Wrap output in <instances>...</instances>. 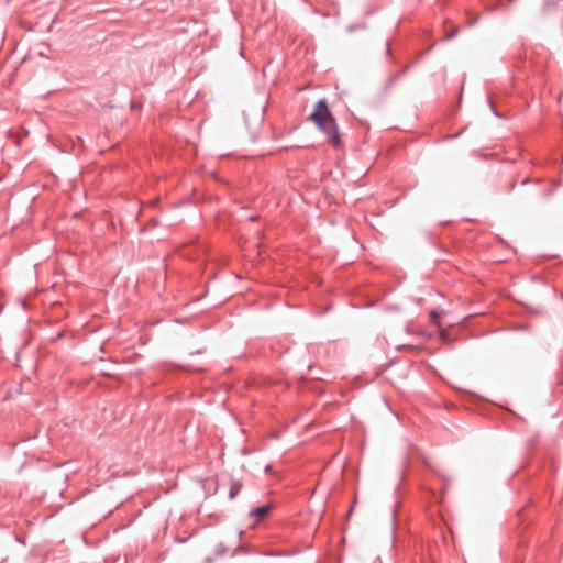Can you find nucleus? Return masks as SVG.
I'll return each instance as SVG.
<instances>
[{"mask_svg": "<svg viewBox=\"0 0 563 563\" xmlns=\"http://www.w3.org/2000/svg\"><path fill=\"white\" fill-rule=\"evenodd\" d=\"M477 20H478V15H476L472 21H470L468 24L473 25V24H475L477 22Z\"/></svg>", "mask_w": 563, "mask_h": 563, "instance_id": "nucleus-6", "label": "nucleus"}, {"mask_svg": "<svg viewBox=\"0 0 563 563\" xmlns=\"http://www.w3.org/2000/svg\"><path fill=\"white\" fill-rule=\"evenodd\" d=\"M212 559L211 558H206V563H212Z\"/></svg>", "mask_w": 563, "mask_h": 563, "instance_id": "nucleus-8", "label": "nucleus"}, {"mask_svg": "<svg viewBox=\"0 0 563 563\" xmlns=\"http://www.w3.org/2000/svg\"><path fill=\"white\" fill-rule=\"evenodd\" d=\"M272 505L271 504H266V505H262V506H258L256 508H254L251 512H250V516L251 517H255V519L258 521V520H262L266 517H268V515L271 514L272 511Z\"/></svg>", "mask_w": 563, "mask_h": 563, "instance_id": "nucleus-2", "label": "nucleus"}, {"mask_svg": "<svg viewBox=\"0 0 563 563\" xmlns=\"http://www.w3.org/2000/svg\"><path fill=\"white\" fill-rule=\"evenodd\" d=\"M501 7H503L501 2H500V1H498V2H497V3H495L493 7H490V8L488 9V11H494V10H496L497 8H501Z\"/></svg>", "mask_w": 563, "mask_h": 563, "instance_id": "nucleus-5", "label": "nucleus"}, {"mask_svg": "<svg viewBox=\"0 0 563 563\" xmlns=\"http://www.w3.org/2000/svg\"><path fill=\"white\" fill-rule=\"evenodd\" d=\"M311 119L316 125L325 134L329 143H331L335 148H340L342 146L338 124L335 119L332 117L324 99H320L316 103Z\"/></svg>", "mask_w": 563, "mask_h": 563, "instance_id": "nucleus-1", "label": "nucleus"}, {"mask_svg": "<svg viewBox=\"0 0 563 563\" xmlns=\"http://www.w3.org/2000/svg\"><path fill=\"white\" fill-rule=\"evenodd\" d=\"M227 549L222 547V544L219 545V549L217 550V554L223 555L227 553Z\"/></svg>", "mask_w": 563, "mask_h": 563, "instance_id": "nucleus-4", "label": "nucleus"}, {"mask_svg": "<svg viewBox=\"0 0 563 563\" xmlns=\"http://www.w3.org/2000/svg\"><path fill=\"white\" fill-rule=\"evenodd\" d=\"M455 33H456V31H454L453 33H451V34L446 35V40L452 38V37L455 35Z\"/></svg>", "mask_w": 563, "mask_h": 563, "instance_id": "nucleus-7", "label": "nucleus"}, {"mask_svg": "<svg viewBox=\"0 0 563 563\" xmlns=\"http://www.w3.org/2000/svg\"><path fill=\"white\" fill-rule=\"evenodd\" d=\"M507 2L510 4V3H514L515 0H507Z\"/></svg>", "mask_w": 563, "mask_h": 563, "instance_id": "nucleus-9", "label": "nucleus"}, {"mask_svg": "<svg viewBox=\"0 0 563 563\" xmlns=\"http://www.w3.org/2000/svg\"><path fill=\"white\" fill-rule=\"evenodd\" d=\"M241 487H242V485L239 482H233L231 484L230 492H229L230 499H233L240 493Z\"/></svg>", "mask_w": 563, "mask_h": 563, "instance_id": "nucleus-3", "label": "nucleus"}]
</instances>
